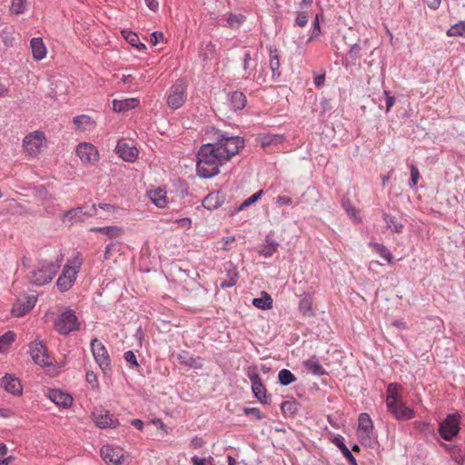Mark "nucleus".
I'll use <instances>...</instances> for the list:
<instances>
[{
    "instance_id": "1",
    "label": "nucleus",
    "mask_w": 465,
    "mask_h": 465,
    "mask_svg": "<svg viewBox=\"0 0 465 465\" xmlns=\"http://www.w3.org/2000/svg\"><path fill=\"white\" fill-rule=\"evenodd\" d=\"M213 142L203 144L197 153V173L202 178H212L219 167L236 155L244 146V139L213 128Z\"/></svg>"
},
{
    "instance_id": "2",
    "label": "nucleus",
    "mask_w": 465,
    "mask_h": 465,
    "mask_svg": "<svg viewBox=\"0 0 465 465\" xmlns=\"http://www.w3.org/2000/svg\"><path fill=\"white\" fill-rule=\"evenodd\" d=\"M63 258L55 261L40 260L28 274L29 282L35 286L45 285L52 282L61 268Z\"/></svg>"
},
{
    "instance_id": "3",
    "label": "nucleus",
    "mask_w": 465,
    "mask_h": 465,
    "mask_svg": "<svg viewBox=\"0 0 465 465\" xmlns=\"http://www.w3.org/2000/svg\"><path fill=\"white\" fill-rule=\"evenodd\" d=\"M246 375L251 381L252 391L254 397L262 404H271V395L267 393L266 387L257 372V367L254 365L248 367Z\"/></svg>"
},
{
    "instance_id": "4",
    "label": "nucleus",
    "mask_w": 465,
    "mask_h": 465,
    "mask_svg": "<svg viewBox=\"0 0 465 465\" xmlns=\"http://www.w3.org/2000/svg\"><path fill=\"white\" fill-rule=\"evenodd\" d=\"M357 435L360 442L363 446L371 447L375 441L373 423L371 416L366 412H362L359 415Z\"/></svg>"
},
{
    "instance_id": "5",
    "label": "nucleus",
    "mask_w": 465,
    "mask_h": 465,
    "mask_svg": "<svg viewBox=\"0 0 465 465\" xmlns=\"http://www.w3.org/2000/svg\"><path fill=\"white\" fill-rule=\"evenodd\" d=\"M55 330L62 335H67L79 328L74 311L68 309L63 312L54 322Z\"/></svg>"
},
{
    "instance_id": "6",
    "label": "nucleus",
    "mask_w": 465,
    "mask_h": 465,
    "mask_svg": "<svg viewBox=\"0 0 465 465\" xmlns=\"http://www.w3.org/2000/svg\"><path fill=\"white\" fill-rule=\"evenodd\" d=\"M460 415L459 413L448 414L447 417L439 425V433L445 440H451L458 435L460 427Z\"/></svg>"
},
{
    "instance_id": "7",
    "label": "nucleus",
    "mask_w": 465,
    "mask_h": 465,
    "mask_svg": "<svg viewBox=\"0 0 465 465\" xmlns=\"http://www.w3.org/2000/svg\"><path fill=\"white\" fill-rule=\"evenodd\" d=\"M187 85L183 80H177L170 88L167 97V104L176 110L182 107L187 99Z\"/></svg>"
},
{
    "instance_id": "8",
    "label": "nucleus",
    "mask_w": 465,
    "mask_h": 465,
    "mask_svg": "<svg viewBox=\"0 0 465 465\" xmlns=\"http://www.w3.org/2000/svg\"><path fill=\"white\" fill-rule=\"evenodd\" d=\"M91 350L96 363L103 372L105 374L107 371H111V360L105 346L97 339H94L91 341Z\"/></svg>"
},
{
    "instance_id": "9",
    "label": "nucleus",
    "mask_w": 465,
    "mask_h": 465,
    "mask_svg": "<svg viewBox=\"0 0 465 465\" xmlns=\"http://www.w3.org/2000/svg\"><path fill=\"white\" fill-rule=\"evenodd\" d=\"M92 419L95 425L100 429L116 428L119 425L117 419L109 411L98 408L92 412Z\"/></svg>"
},
{
    "instance_id": "10",
    "label": "nucleus",
    "mask_w": 465,
    "mask_h": 465,
    "mask_svg": "<svg viewBox=\"0 0 465 465\" xmlns=\"http://www.w3.org/2000/svg\"><path fill=\"white\" fill-rule=\"evenodd\" d=\"M96 214V205L93 204L89 209L86 207L79 206L72 208L64 213L63 221L68 219V221L84 222L85 218L92 217Z\"/></svg>"
},
{
    "instance_id": "11",
    "label": "nucleus",
    "mask_w": 465,
    "mask_h": 465,
    "mask_svg": "<svg viewBox=\"0 0 465 465\" xmlns=\"http://www.w3.org/2000/svg\"><path fill=\"white\" fill-rule=\"evenodd\" d=\"M77 271L66 264L64 266L61 275L58 277L56 286L58 290L64 292L71 289L76 280Z\"/></svg>"
},
{
    "instance_id": "12",
    "label": "nucleus",
    "mask_w": 465,
    "mask_h": 465,
    "mask_svg": "<svg viewBox=\"0 0 465 465\" xmlns=\"http://www.w3.org/2000/svg\"><path fill=\"white\" fill-rule=\"evenodd\" d=\"M76 154L84 163L94 164L99 160L98 151L92 143H79Z\"/></svg>"
},
{
    "instance_id": "13",
    "label": "nucleus",
    "mask_w": 465,
    "mask_h": 465,
    "mask_svg": "<svg viewBox=\"0 0 465 465\" xmlns=\"http://www.w3.org/2000/svg\"><path fill=\"white\" fill-rule=\"evenodd\" d=\"M30 354L35 364L41 366H50L51 362L48 361L49 355L47 348L42 341H35L30 346Z\"/></svg>"
},
{
    "instance_id": "14",
    "label": "nucleus",
    "mask_w": 465,
    "mask_h": 465,
    "mask_svg": "<svg viewBox=\"0 0 465 465\" xmlns=\"http://www.w3.org/2000/svg\"><path fill=\"white\" fill-rule=\"evenodd\" d=\"M36 296L27 295L24 300H18L12 307L11 313L15 317H22L29 312L35 305Z\"/></svg>"
},
{
    "instance_id": "15",
    "label": "nucleus",
    "mask_w": 465,
    "mask_h": 465,
    "mask_svg": "<svg viewBox=\"0 0 465 465\" xmlns=\"http://www.w3.org/2000/svg\"><path fill=\"white\" fill-rule=\"evenodd\" d=\"M115 153L125 162L134 163L139 154L137 148L130 145L124 140L118 141L115 146Z\"/></svg>"
},
{
    "instance_id": "16",
    "label": "nucleus",
    "mask_w": 465,
    "mask_h": 465,
    "mask_svg": "<svg viewBox=\"0 0 465 465\" xmlns=\"http://www.w3.org/2000/svg\"><path fill=\"white\" fill-rule=\"evenodd\" d=\"M100 455L103 460L107 465H123L124 464V454L116 451L113 447L109 445L103 446L100 450Z\"/></svg>"
},
{
    "instance_id": "17",
    "label": "nucleus",
    "mask_w": 465,
    "mask_h": 465,
    "mask_svg": "<svg viewBox=\"0 0 465 465\" xmlns=\"http://www.w3.org/2000/svg\"><path fill=\"white\" fill-rule=\"evenodd\" d=\"M388 411L398 420H409L415 416L414 410L406 406L402 401H397L392 408H388Z\"/></svg>"
},
{
    "instance_id": "18",
    "label": "nucleus",
    "mask_w": 465,
    "mask_h": 465,
    "mask_svg": "<svg viewBox=\"0 0 465 465\" xmlns=\"http://www.w3.org/2000/svg\"><path fill=\"white\" fill-rule=\"evenodd\" d=\"M0 386L4 388L7 392L14 395H21L23 391L20 380L13 374H5L0 380Z\"/></svg>"
},
{
    "instance_id": "19",
    "label": "nucleus",
    "mask_w": 465,
    "mask_h": 465,
    "mask_svg": "<svg viewBox=\"0 0 465 465\" xmlns=\"http://www.w3.org/2000/svg\"><path fill=\"white\" fill-rule=\"evenodd\" d=\"M223 271L228 279L220 282L221 289L235 286L239 279L237 267L232 262H227L223 264Z\"/></svg>"
},
{
    "instance_id": "20",
    "label": "nucleus",
    "mask_w": 465,
    "mask_h": 465,
    "mask_svg": "<svg viewBox=\"0 0 465 465\" xmlns=\"http://www.w3.org/2000/svg\"><path fill=\"white\" fill-rule=\"evenodd\" d=\"M42 133L35 132L34 134H30L29 135L25 136L24 139L25 150L30 155H35L39 153V150L42 146Z\"/></svg>"
},
{
    "instance_id": "21",
    "label": "nucleus",
    "mask_w": 465,
    "mask_h": 465,
    "mask_svg": "<svg viewBox=\"0 0 465 465\" xmlns=\"http://www.w3.org/2000/svg\"><path fill=\"white\" fill-rule=\"evenodd\" d=\"M225 202V194L221 191L212 192L202 202L204 208L215 210L221 207Z\"/></svg>"
},
{
    "instance_id": "22",
    "label": "nucleus",
    "mask_w": 465,
    "mask_h": 465,
    "mask_svg": "<svg viewBox=\"0 0 465 465\" xmlns=\"http://www.w3.org/2000/svg\"><path fill=\"white\" fill-rule=\"evenodd\" d=\"M48 397L54 403L63 408H68L73 404V397L58 389L50 390Z\"/></svg>"
},
{
    "instance_id": "23",
    "label": "nucleus",
    "mask_w": 465,
    "mask_h": 465,
    "mask_svg": "<svg viewBox=\"0 0 465 465\" xmlns=\"http://www.w3.org/2000/svg\"><path fill=\"white\" fill-rule=\"evenodd\" d=\"M279 242L272 237L271 233H268L265 236L264 242L261 245L258 253L260 256L269 258L272 257L273 253L277 252Z\"/></svg>"
},
{
    "instance_id": "24",
    "label": "nucleus",
    "mask_w": 465,
    "mask_h": 465,
    "mask_svg": "<svg viewBox=\"0 0 465 465\" xmlns=\"http://www.w3.org/2000/svg\"><path fill=\"white\" fill-rule=\"evenodd\" d=\"M401 390V385L397 382L390 383L387 386L386 390V405L387 408H392L397 401H401V397L400 395V391Z\"/></svg>"
},
{
    "instance_id": "25",
    "label": "nucleus",
    "mask_w": 465,
    "mask_h": 465,
    "mask_svg": "<svg viewBox=\"0 0 465 465\" xmlns=\"http://www.w3.org/2000/svg\"><path fill=\"white\" fill-rule=\"evenodd\" d=\"M139 100L136 98H129L124 100H114L113 106L114 111L117 113H125L131 109H134L139 105Z\"/></svg>"
},
{
    "instance_id": "26",
    "label": "nucleus",
    "mask_w": 465,
    "mask_h": 465,
    "mask_svg": "<svg viewBox=\"0 0 465 465\" xmlns=\"http://www.w3.org/2000/svg\"><path fill=\"white\" fill-rule=\"evenodd\" d=\"M31 49L33 57L36 61L44 59L46 55V47L40 37H35L31 40Z\"/></svg>"
},
{
    "instance_id": "27",
    "label": "nucleus",
    "mask_w": 465,
    "mask_h": 465,
    "mask_svg": "<svg viewBox=\"0 0 465 465\" xmlns=\"http://www.w3.org/2000/svg\"><path fill=\"white\" fill-rule=\"evenodd\" d=\"M332 442L340 449L343 456L346 458L350 465H358L357 460L351 453V450L344 443V439L341 435L333 438Z\"/></svg>"
},
{
    "instance_id": "28",
    "label": "nucleus",
    "mask_w": 465,
    "mask_h": 465,
    "mask_svg": "<svg viewBox=\"0 0 465 465\" xmlns=\"http://www.w3.org/2000/svg\"><path fill=\"white\" fill-rule=\"evenodd\" d=\"M299 311L300 312L306 317H311L314 315L312 312V296L309 292H304L299 302Z\"/></svg>"
},
{
    "instance_id": "29",
    "label": "nucleus",
    "mask_w": 465,
    "mask_h": 465,
    "mask_svg": "<svg viewBox=\"0 0 465 465\" xmlns=\"http://www.w3.org/2000/svg\"><path fill=\"white\" fill-rule=\"evenodd\" d=\"M258 140L260 141L261 146L265 148L272 144L282 143L285 140V137L282 134H261Z\"/></svg>"
},
{
    "instance_id": "30",
    "label": "nucleus",
    "mask_w": 465,
    "mask_h": 465,
    "mask_svg": "<svg viewBox=\"0 0 465 465\" xmlns=\"http://www.w3.org/2000/svg\"><path fill=\"white\" fill-rule=\"evenodd\" d=\"M246 96L243 93L235 91L230 95V106L236 112L243 109L246 106Z\"/></svg>"
},
{
    "instance_id": "31",
    "label": "nucleus",
    "mask_w": 465,
    "mask_h": 465,
    "mask_svg": "<svg viewBox=\"0 0 465 465\" xmlns=\"http://www.w3.org/2000/svg\"><path fill=\"white\" fill-rule=\"evenodd\" d=\"M149 197L158 208H164L167 205L166 192L161 188L152 190L149 193Z\"/></svg>"
},
{
    "instance_id": "32",
    "label": "nucleus",
    "mask_w": 465,
    "mask_h": 465,
    "mask_svg": "<svg viewBox=\"0 0 465 465\" xmlns=\"http://www.w3.org/2000/svg\"><path fill=\"white\" fill-rule=\"evenodd\" d=\"M303 364L306 370L314 375L322 376L327 374L326 371L321 365L315 356L305 361Z\"/></svg>"
},
{
    "instance_id": "33",
    "label": "nucleus",
    "mask_w": 465,
    "mask_h": 465,
    "mask_svg": "<svg viewBox=\"0 0 465 465\" xmlns=\"http://www.w3.org/2000/svg\"><path fill=\"white\" fill-rule=\"evenodd\" d=\"M270 68L272 71V79H277L281 76L280 71V58L277 49L270 47Z\"/></svg>"
},
{
    "instance_id": "34",
    "label": "nucleus",
    "mask_w": 465,
    "mask_h": 465,
    "mask_svg": "<svg viewBox=\"0 0 465 465\" xmlns=\"http://www.w3.org/2000/svg\"><path fill=\"white\" fill-rule=\"evenodd\" d=\"M383 220L389 229L392 232L400 233L402 232L404 225L398 218L388 213H383Z\"/></svg>"
},
{
    "instance_id": "35",
    "label": "nucleus",
    "mask_w": 465,
    "mask_h": 465,
    "mask_svg": "<svg viewBox=\"0 0 465 465\" xmlns=\"http://www.w3.org/2000/svg\"><path fill=\"white\" fill-rule=\"evenodd\" d=\"M262 297L261 298H254L252 300V304L256 308L262 309V310H269L272 307V297L266 292H262Z\"/></svg>"
},
{
    "instance_id": "36",
    "label": "nucleus",
    "mask_w": 465,
    "mask_h": 465,
    "mask_svg": "<svg viewBox=\"0 0 465 465\" xmlns=\"http://www.w3.org/2000/svg\"><path fill=\"white\" fill-rule=\"evenodd\" d=\"M177 359L181 364L187 367L194 369L202 368V363H198L197 360L193 356L190 355L187 351H183L182 353L178 354Z\"/></svg>"
},
{
    "instance_id": "37",
    "label": "nucleus",
    "mask_w": 465,
    "mask_h": 465,
    "mask_svg": "<svg viewBox=\"0 0 465 465\" xmlns=\"http://www.w3.org/2000/svg\"><path fill=\"white\" fill-rule=\"evenodd\" d=\"M91 231L104 233L109 238L118 237L123 233V229L118 226L94 227Z\"/></svg>"
},
{
    "instance_id": "38",
    "label": "nucleus",
    "mask_w": 465,
    "mask_h": 465,
    "mask_svg": "<svg viewBox=\"0 0 465 465\" xmlns=\"http://www.w3.org/2000/svg\"><path fill=\"white\" fill-rule=\"evenodd\" d=\"M295 375L287 369H282L278 373L279 383L282 386H288L296 381Z\"/></svg>"
},
{
    "instance_id": "39",
    "label": "nucleus",
    "mask_w": 465,
    "mask_h": 465,
    "mask_svg": "<svg viewBox=\"0 0 465 465\" xmlns=\"http://www.w3.org/2000/svg\"><path fill=\"white\" fill-rule=\"evenodd\" d=\"M299 403L296 401H286L281 405V410L284 415L292 416L298 411Z\"/></svg>"
},
{
    "instance_id": "40",
    "label": "nucleus",
    "mask_w": 465,
    "mask_h": 465,
    "mask_svg": "<svg viewBox=\"0 0 465 465\" xmlns=\"http://www.w3.org/2000/svg\"><path fill=\"white\" fill-rule=\"evenodd\" d=\"M246 17L242 14H232L229 13L227 17V24L232 28H238L244 21Z\"/></svg>"
},
{
    "instance_id": "41",
    "label": "nucleus",
    "mask_w": 465,
    "mask_h": 465,
    "mask_svg": "<svg viewBox=\"0 0 465 465\" xmlns=\"http://www.w3.org/2000/svg\"><path fill=\"white\" fill-rule=\"evenodd\" d=\"M448 36H465V22L460 21L448 29Z\"/></svg>"
},
{
    "instance_id": "42",
    "label": "nucleus",
    "mask_w": 465,
    "mask_h": 465,
    "mask_svg": "<svg viewBox=\"0 0 465 465\" xmlns=\"http://www.w3.org/2000/svg\"><path fill=\"white\" fill-rule=\"evenodd\" d=\"M215 52V45L210 41L202 47L200 55L203 60H209L214 57Z\"/></svg>"
},
{
    "instance_id": "43",
    "label": "nucleus",
    "mask_w": 465,
    "mask_h": 465,
    "mask_svg": "<svg viewBox=\"0 0 465 465\" xmlns=\"http://www.w3.org/2000/svg\"><path fill=\"white\" fill-rule=\"evenodd\" d=\"M375 251L382 257L384 258L390 264H391L393 262V256L390 250L383 244L375 242L374 244Z\"/></svg>"
},
{
    "instance_id": "44",
    "label": "nucleus",
    "mask_w": 465,
    "mask_h": 465,
    "mask_svg": "<svg viewBox=\"0 0 465 465\" xmlns=\"http://www.w3.org/2000/svg\"><path fill=\"white\" fill-rule=\"evenodd\" d=\"M26 4L27 0H12L10 10L16 15L23 14L26 10Z\"/></svg>"
},
{
    "instance_id": "45",
    "label": "nucleus",
    "mask_w": 465,
    "mask_h": 465,
    "mask_svg": "<svg viewBox=\"0 0 465 465\" xmlns=\"http://www.w3.org/2000/svg\"><path fill=\"white\" fill-rule=\"evenodd\" d=\"M122 35L123 37L132 45H137L138 44V40H139V36L137 35L136 33L131 31V30H128V29H124L122 30Z\"/></svg>"
},
{
    "instance_id": "46",
    "label": "nucleus",
    "mask_w": 465,
    "mask_h": 465,
    "mask_svg": "<svg viewBox=\"0 0 465 465\" xmlns=\"http://www.w3.org/2000/svg\"><path fill=\"white\" fill-rule=\"evenodd\" d=\"M15 333L12 331H6L5 334L0 336V343H2L6 349L15 340Z\"/></svg>"
},
{
    "instance_id": "47",
    "label": "nucleus",
    "mask_w": 465,
    "mask_h": 465,
    "mask_svg": "<svg viewBox=\"0 0 465 465\" xmlns=\"http://www.w3.org/2000/svg\"><path fill=\"white\" fill-rule=\"evenodd\" d=\"M74 124L78 128H84L85 125L92 124V119H91V117L84 115V114L77 115L74 118Z\"/></svg>"
},
{
    "instance_id": "48",
    "label": "nucleus",
    "mask_w": 465,
    "mask_h": 465,
    "mask_svg": "<svg viewBox=\"0 0 465 465\" xmlns=\"http://www.w3.org/2000/svg\"><path fill=\"white\" fill-rule=\"evenodd\" d=\"M125 361L129 364L130 368L139 367L136 356L133 351H127L124 354Z\"/></svg>"
},
{
    "instance_id": "49",
    "label": "nucleus",
    "mask_w": 465,
    "mask_h": 465,
    "mask_svg": "<svg viewBox=\"0 0 465 465\" xmlns=\"http://www.w3.org/2000/svg\"><path fill=\"white\" fill-rule=\"evenodd\" d=\"M308 14L305 11H300L297 13L296 18H295V25L300 27H303L308 23Z\"/></svg>"
},
{
    "instance_id": "50",
    "label": "nucleus",
    "mask_w": 465,
    "mask_h": 465,
    "mask_svg": "<svg viewBox=\"0 0 465 465\" xmlns=\"http://www.w3.org/2000/svg\"><path fill=\"white\" fill-rule=\"evenodd\" d=\"M320 16H323L322 14H317L315 15V19L313 21V29H312V33L310 36V40H312L313 38L319 36V35L321 34V27H320V22H319V19H320Z\"/></svg>"
},
{
    "instance_id": "51",
    "label": "nucleus",
    "mask_w": 465,
    "mask_h": 465,
    "mask_svg": "<svg viewBox=\"0 0 465 465\" xmlns=\"http://www.w3.org/2000/svg\"><path fill=\"white\" fill-rule=\"evenodd\" d=\"M243 413L247 416L252 415L257 420H262L265 418V415L262 413L259 408H243Z\"/></svg>"
},
{
    "instance_id": "52",
    "label": "nucleus",
    "mask_w": 465,
    "mask_h": 465,
    "mask_svg": "<svg viewBox=\"0 0 465 465\" xmlns=\"http://www.w3.org/2000/svg\"><path fill=\"white\" fill-rule=\"evenodd\" d=\"M361 47L358 44H354L349 50V56L352 61H356L361 58Z\"/></svg>"
},
{
    "instance_id": "53",
    "label": "nucleus",
    "mask_w": 465,
    "mask_h": 465,
    "mask_svg": "<svg viewBox=\"0 0 465 465\" xmlns=\"http://www.w3.org/2000/svg\"><path fill=\"white\" fill-rule=\"evenodd\" d=\"M163 40H164V35L162 32L155 31V32L152 33L150 35V43L153 45H156L157 44L163 42Z\"/></svg>"
},
{
    "instance_id": "54",
    "label": "nucleus",
    "mask_w": 465,
    "mask_h": 465,
    "mask_svg": "<svg viewBox=\"0 0 465 465\" xmlns=\"http://www.w3.org/2000/svg\"><path fill=\"white\" fill-rule=\"evenodd\" d=\"M419 177H420V172H419L418 168L415 167L414 165H412L411 168V181H410L411 187L416 186Z\"/></svg>"
},
{
    "instance_id": "55",
    "label": "nucleus",
    "mask_w": 465,
    "mask_h": 465,
    "mask_svg": "<svg viewBox=\"0 0 465 465\" xmlns=\"http://www.w3.org/2000/svg\"><path fill=\"white\" fill-rule=\"evenodd\" d=\"M384 95L386 103V112H389L395 104V97L391 95L390 92L388 91H384Z\"/></svg>"
},
{
    "instance_id": "56",
    "label": "nucleus",
    "mask_w": 465,
    "mask_h": 465,
    "mask_svg": "<svg viewBox=\"0 0 465 465\" xmlns=\"http://www.w3.org/2000/svg\"><path fill=\"white\" fill-rule=\"evenodd\" d=\"M342 208L347 212L348 214H353L355 213L354 207L351 205L348 198H343L341 201Z\"/></svg>"
},
{
    "instance_id": "57",
    "label": "nucleus",
    "mask_w": 465,
    "mask_h": 465,
    "mask_svg": "<svg viewBox=\"0 0 465 465\" xmlns=\"http://www.w3.org/2000/svg\"><path fill=\"white\" fill-rule=\"evenodd\" d=\"M276 203L278 206L291 205L292 203V199L288 196L279 195L276 198Z\"/></svg>"
},
{
    "instance_id": "58",
    "label": "nucleus",
    "mask_w": 465,
    "mask_h": 465,
    "mask_svg": "<svg viewBox=\"0 0 465 465\" xmlns=\"http://www.w3.org/2000/svg\"><path fill=\"white\" fill-rule=\"evenodd\" d=\"M85 380L89 384L94 386L97 382V376L94 371H89L85 374Z\"/></svg>"
},
{
    "instance_id": "59",
    "label": "nucleus",
    "mask_w": 465,
    "mask_h": 465,
    "mask_svg": "<svg viewBox=\"0 0 465 465\" xmlns=\"http://www.w3.org/2000/svg\"><path fill=\"white\" fill-rule=\"evenodd\" d=\"M251 54L249 52H245L243 56V70L245 73L251 68Z\"/></svg>"
},
{
    "instance_id": "60",
    "label": "nucleus",
    "mask_w": 465,
    "mask_h": 465,
    "mask_svg": "<svg viewBox=\"0 0 465 465\" xmlns=\"http://www.w3.org/2000/svg\"><path fill=\"white\" fill-rule=\"evenodd\" d=\"M203 444L204 440L201 437L195 436L192 440V447L193 449H200L203 446Z\"/></svg>"
},
{
    "instance_id": "61",
    "label": "nucleus",
    "mask_w": 465,
    "mask_h": 465,
    "mask_svg": "<svg viewBox=\"0 0 465 465\" xmlns=\"http://www.w3.org/2000/svg\"><path fill=\"white\" fill-rule=\"evenodd\" d=\"M263 194V190H259L252 195H251L249 198H247V203H250L251 204L256 203Z\"/></svg>"
},
{
    "instance_id": "62",
    "label": "nucleus",
    "mask_w": 465,
    "mask_h": 465,
    "mask_svg": "<svg viewBox=\"0 0 465 465\" xmlns=\"http://www.w3.org/2000/svg\"><path fill=\"white\" fill-rule=\"evenodd\" d=\"M115 248V243L114 242H111L109 244H107V246L105 247V251H104V259L108 260L110 259V255H111V252L112 251H114Z\"/></svg>"
},
{
    "instance_id": "63",
    "label": "nucleus",
    "mask_w": 465,
    "mask_h": 465,
    "mask_svg": "<svg viewBox=\"0 0 465 465\" xmlns=\"http://www.w3.org/2000/svg\"><path fill=\"white\" fill-rule=\"evenodd\" d=\"M321 105H322V113H325L327 111H330L331 109V100H328V99H322V102H321Z\"/></svg>"
},
{
    "instance_id": "64",
    "label": "nucleus",
    "mask_w": 465,
    "mask_h": 465,
    "mask_svg": "<svg viewBox=\"0 0 465 465\" xmlns=\"http://www.w3.org/2000/svg\"><path fill=\"white\" fill-rule=\"evenodd\" d=\"M131 424L139 430H142L144 425L143 421L140 419H133Z\"/></svg>"
}]
</instances>
